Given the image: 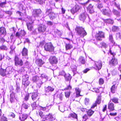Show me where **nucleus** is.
Returning <instances> with one entry per match:
<instances>
[{"label":"nucleus","instance_id":"f257e3e1","mask_svg":"<svg viewBox=\"0 0 121 121\" xmlns=\"http://www.w3.org/2000/svg\"><path fill=\"white\" fill-rule=\"evenodd\" d=\"M75 30L76 33L81 37H84L87 35L86 32L82 27L77 26Z\"/></svg>","mask_w":121,"mask_h":121},{"label":"nucleus","instance_id":"f03ea898","mask_svg":"<svg viewBox=\"0 0 121 121\" xmlns=\"http://www.w3.org/2000/svg\"><path fill=\"white\" fill-rule=\"evenodd\" d=\"M27 17L29 19V21L26 23L27 27L28 30L30 31H31L33 29V23L34 21L35 20V18L33 17Z\"/></svg>","mask_w":121,"mask_h":121},{"label":"nucleus","instance_id":"7ed1b4c3","mask_svg":"<svg viewBox=\"0 0 121 121\" xmlns=\"http://www.w3.org/2000/svg\"><path fill=\"white\" fill-rule=\"evenodd\" d=\"M109 53L112 55L113 57L112 59L109 61V64L112 66H114L117 65V59L114 57V56L116 55L115 53L112 52L111 50L110 49Z\"/></svg>","mask_w":121,"mask_h":121},{"label":"nucleus","instance_id":"20e7f679","mask_svg":"<svg viewBox=\"0 0 121 121\" xmlns=\"http://www.w3.org/2000/svg\"><path fill=\"white\" fill-rule=\"evenodd\" d=\"M44 48L46 51L50 52H53L54 48L51 43H47L45 45Z\"/></svg>","mask_w":121,"mask_h":121},{"label":"nucleus","instance_id":"39448f33","mask_svg":"<svg viewBox=\"0 0 121 121\" xmlns=\"http://www.w3.org/2000/svg\"><path fill=\"white\" fill-rule=\"evenodd\" d=\"M103 14L105 15L108 17H110L112 15L111 11L109 8L107 7L106 8L103 9L102 10Z\"/></svg>","mask_w":121,"mask_h":121},{"label":"nucleus","instance_id":"423d86ee","mask_svg":"<svg viewBox=\"0 0 121 121\" xmlns=\"http://www.w3.org/2000/svg\"><path fill=\"white\" fill-rule=\"evenodd\" d=\"M96 39L97 40L101 41L102 38H104V34L102 31H99L98 33H97L95 35Z\"/></svg>","mask_w":121,"mask_h":121},{"label":"nucleus","instance_id":"0eeeda50","mask_svg":"<svg viewBox=\"0 0 121 121\" xmlns=\"http://www.w3.org/2000/svg\"><path fill=\"white\" fill-rule=\"evenodd\" d=\"M56 119L55 116L52 115L51 113H49L48 115H46L43 119V121L45 120H48L49 121H52Z\"/></svg>","mask_w":121,"mask_h":121},{"label":"nucleus","instance_id":"6e6552de","mask_svg":"<svg viewBox=\"0 0 121 121\" xmlns=\"http://www.w3.org/2000/svg\"><path fill=\"white\" fill-rule=\"evenodd\" d=\"M94 68L96 70H99L100 69L102 66V64L100 61L98 62L94 61Z\"/></svg>","mask_w":121,"mask_h":121},{"label":"nucleus","instance_id":"1a4fd4ad","mask_svg":"<svg viewBox=\"0 0 121 121\" xmlns=\"http://www.w3.org/2000/svg\"><path fill=\"white\" fill-rule=\"evenodd\" d=\"M41 13V11L40 9H35L33 12V16L30 17H33L35 18V17H38Z\"/></svg>","mask_w":121,"mask_h":121},{"label":"nucleus","instance_id":"9d476101","mask_svg":"<svg viewBox=\"0 0 121 121\" xmlns=\"http://www.w3.org/2000/svg\"><path fill=\"white\" fill-rule=\"evenodd\" d=\"M51 10L50 9L47 10L46 13L47 14H49V17L51 20H52L55 19L56 16L55 14L53 12H50Z\"/></svg>","mask_w":121,"mask_h":121},{"label":"nucleus","instance_id":"9b49d317","mask_svg":"<svg viewBox=\"0 0 121 121\" xmlns=\"http://www.w3.org/2000/svg\"><path fill=\"white\" fill-rule=\"evenodd\" d=\"M80 9V7L78 5H75L70 10V12L73 14H74L78 11Z\"/></svg>","mask_w":121,"mask_h":121},{"label":"nucleus","instance_id":"f8f14e48","mask_svg":"<svg viewBox=\"0 0 121 121\" xmlns=\"http://www.w3.org/2000/svg\"><path fill=\"white\" fill-rule=\"evenodd\" d=\"M46 28V27L45 25L41 24L39 26L38 30L39 32L43 33L45 31Z\"/></svg>","mask_w":121,"mask_h":121},{"label":"nucleus","instance_id":"ddd939ff","mask_svg":"<svg viewBox=\"0 0 121 121\" xmlns=\"http://www.w3.org/2000/svg\"><path fill=\"white\" fill-rule=\"evenodd\" d=\"M50 63L52 64H56L57 62V59L55 56H51L49 60Z\"/></svg>","mask_w":121,"mask_h":121},{"label":"nucleus","instance_id":"4468645a","mask_svg":"<svg viewBox=\"0 0 121 121\" xmlns=\"http://www.w3.org/2000/svg\"><path fill=\"white\" fill-rule=\"evenodd\" d=\"M54 90V89L52 87L48 86L45 89L46 93L48 94H49L52 92Z\"/></svg>","mask_w":121,"mask_h":121},{"label":"nucleus","instance_id":"2eb2a0df","mask_svg":"<svg viewBox=\"0 0 121 121\" xmlns=\"http://www.w3.org/2000/svg\"><path fill=\"white\" fill-rule=\"evenodd\" d=\"M35 63L39 66H41L44 63V62L40 59H37L36 60Z\"/></svg>","mask_w":121,"mask_h":121},{"label":"nucleus","instance_id":"dca6fc26","mask_svg":"<svg viewBox=\"0 0 121 121\" xmlns=\"http://www.w3.org/2000/svg\"><path fill=\"white\" fill-rule=\"evenodd\" d=\"M22 53L23 56H24L26 58H27L28 50L27 49L25 48H24L23 49Z\"/></svg>","mask_w":121,"mask_h":121},{"label":"nucleus","instance_id":"f3484780","mask_svg":"<svg viewBox=\"0 0 121 121\" xmlns=\"http://www.w3.org/2000/svg\"><path fill=\"white\" fill-rule=\"evenodd\" d=\"M78 61L79 63L81 65L85 64L86 62L84 58L82 56L80 57Z\"/></svg>","mask_w":121,"mask_h":121},{"label":"nucleus","instance_id":"a211bd4d","mask_svg":"<svg viewBox=\"0 0 121 121\" xmlns=\"http://www.w3.org/2000/svg\"><path fill=\"white\" fill-rule=\"evenodd\" d=\"M110 102L108 103V109L110 110V111H113L114 110V104Z\"/></svg>","mask_w":121,"mask_h":121},{"label":"nucleus","instance_id":"6ab92c4d","mask_svg":"<svg viewBox=\"0 0 121 121\" xmlns=\"http://www.w3.org/2000/svg\"><path fill=\"white\" fill-rule=\"evenodd\" d=\"M86 16V13H84L81 14L79 16V19L81 21L84 22L85 20Z\"/></svg>","mask_w":121,"mask_h":121},{"label":"nucleus","instance_id":"aec40b11","mask_svg":"<svg viewBox=\"0 0 121 121\" xmlns=\"http://www.w3.org/2000/svg\"><path fill=\"white\" fill-rule=\"evenodd\" d=\"M93 6L91 4H90L87 8L88 11L90 13H92L94 12Z\"/></svg>","mask_w":121,"mask_h":121},{"label":"nucleus","instance_id":"412c9836","mask_svg":"<svg viewBox=\"0 0 121 121\" xmlns=\"http://www.w3.org/2000/svg\"><path fill=\"white\" fill-rule=\"evenodd\" d=\"M31 98L32 100L34 101L38 97V93L37 92H33L31 93Z\"/></svg>","mask_w":121,"mask_h":121},{"label":"nucleus","instance_id":"4be33fe9","mask_svg":"<svg viewBox=\"0 0 121 121\" xmlns=\"http://www.w3.org/2000/svg\"><path fill=\"white\" fill-rule=\"evenodd\" d=\"M27 117V115L25 114H21L19 117V119L21 121H24Z\"/></svg>","mask_w":121,"mask_h":121},{"label":"nucleus","instance_id":"5701e85b","mask_svg":"<svg viewBox=\"0 0 121 121\" xmlns=\"http://www.w3.org/2000/svg\"><path fill=\"white\" fill-rule=\"evenodd\" d=\"M0 34L2 37H4L6 34L5 29L4 27L0 28Z\"/></svg>","mask_w":121,"mask_h":121},{"label":"nucleus","instance_id":"b1692460","mask_svg":"<svg viewBox=\"0 0 121 121\" xmlns=\"http://www.w3.org/2000/svg\"><path fill=\"white\" fill-rule=\"evenodd\" d=\"M101 101V100L99 98H98L96 100V102L91 107V108H94L96 106L97 104H99Z\"/></svg>","mask_w":121,"mask_h":121},{"label":"nucleus","instance_id":"393cba45","mask_svg":"<svg viewBox=\"0 0 121 121\" xmlns=\"http://www.w3.org/2000/svg\"><path fill=\"white\" fill-rule=\"evenodd\" d=\"M75 91H76V97H78L81 96L80 94V91L79 89L78 88H75Z\"/></svg>","mask_w":121,"mask_h":121},{"label":"nucleus","instance_id":"a878e982","mask_svg":"<svg viewBox=\"0 0 121 121\" xmlns=\"http://www.w3.org/2000/svg\"><path fill=\"white\" fill-rule=\"evenodd\" d=\"M23 63L22 60H20L17 62H15V65L17 66L18 65L22 66L23 65Z\"/></svg>","mask_w":121,"mask_h":121},{"label":"nucleus","instance_id":"bb28decb","mask_svg":"<svg viewBox=\"0 0 121 121\" xmlns=\"http://www.w3.org/2000/svg\"><path fill=\"white\" fill-rule=\"evenodd\" d=\"M69 117L71 118H77V115L74 113H71L69 116Z\"/></svg>","mask_w":121,"mask_h":121},{"label":"nucleus","instance_id":"cd10ccee","mask_svg":"<svg viewBox=\"0 0 121 121\" xmlns=\"http://www.w3.org/2000/svg\"><path fill=\"white\" fill-rule=\"evenodd\" d=\"M72 46L71 44L69 43H66L65 47L66 50H70L72 48Z\"/></svg>","mask_w":121,"mask_h":121},{"label":"nucleus","instance_id":"c85d7f7f","mask_svg":"<svg viewBox=\"0 0 121 121\" xmlns=\"http://www.w3.org/2000/svg\"><path fill=\"white\" fill-rule=\"evenodd\" d=\"M104 21L107 23L113 24L114 22V21L111 19H108L104 20Z\"/></svg>","mask_w":121,"mask_h":121},{"label":"nucleus","instance_id":"c756f323","mask_svg":"<svg viewBox=\"0 0 121 121\" xmlns=\"http://www.w3.org/2000/svg\"><path fill=\"white\" fill-rule=\"evenodd\" d=\"M65 77L66 80L67 81L70 80L72 78L71 75L69 74H67L66 75Z\"/></svg>","mask_w":121,"mask_h":121},{"label":"nucleus","instance_id":"7c9ffc66","mask_svg":"<svg viewBox=\"0 0 121 121\" xmlns=\"http://www.w3.org/2000/svg\"><path fill=\"white\" fill-rule=\"evenodd\" d=\"M119 29L118 26H114L112 27V30L113 32L117 31L119 30Z\"/></svg>","mask_w":121,"mask_h":121},{"label":"nucleus","instance_id":"2f4dec72","mask_svg":"<svg viewBox=\"0 0 121 121\" xmlns=\"http://www.w3.org/2000/svg\"><path fill=\"white\" fill-rule=\"evenodd\" d=\"M30 83V82L28 80H25L22 81V84L26 86H28Z\"/></svg>","mask_w":121,"mask_h":121},{"label":"nucleus","instance_id":"473e14b6","mask_svg":"<svg viewBox=\"0 0 121 121\" xmlns=\"http://www.w3.org/2000/svg\"><path fill=\"white\" fill-rule=\"evenodd\" d=\"M100 44L101 45V47L100 46H99L98 45V47H99V48L101 47L102 48V47H103L105 48H107L108 47V45L105 43L102 42L100 43Z\"/></svg>","mask_w":121,"mask_h":121},{"label":"nucleus","instance_id":"72a5a7b5","mask_svg":"<svg viewBox=\"0 0 121 121\" xmlns=\"http://www.w3.org/2000/svg\"><path fill=\"white\" fill-rule=\"evenodd\" d=\"M6 69H0V74L3 76L5 75Z\"/></svg>","mask_w":121,"mask_h":121},{"label":"nucleus","instance_id":"f704fd0d","mask_svg":"<svg viewBox=\"0 0 121 121\" xmlns=\"http://www.w3.org/2000/svg\"><path fill=\"white\" fill-rule=\"evenodd\" d=\"M109 41L110 42L112 43L113 44H114L115 43V42L114 41L112 35H109Z\"/></svg>","mask_w":121,"mask_h":121},{"label":"nucleus","instance_id":"c9c22d12","mask_svg":"<svg viewBox=\"0 0 121 121\" xmlns=\"http://www.w3.org/2000/svg\"><path fill=\"white\" fill-rule=\"evenodd\" d=\"M71 68L73 73H75L77 70V67L75 65H73L71 66Z\"/></svg>","mask_w":121,"mask_h":121},{"label":"nucleus","instance_id":"e433bc0d","mask_svg":"<svg viewBox=\"0 0 121 121\" xmlns=\"http://www.w3.org/2000/svg\"><path fill=\"white\" fill-rule=\"evenodd\" d=\"M59 109L62 112H63L65 110L64 106L63 105H61L59 106Z\"/></svg>","mask_w":121,"mask_h":121},{"label":"nucleus","instance_id":"4c0bfd02","mask_svg":"<svg viewBox=\"0 0 121 121\" xmlns=\"http://www.w3.org/2000/svg\"><path fill=\"white\" fill-rule=\"evenodd\" d=\"M29 106V105L28 104L24 103L22 105V107L25 109H27Z\"/></svg>","mask_w":121,"mask_h":121},{"label":"nucleus","instance_id":"58836bf2","mask_svg":"<svg viewBox=\"0 0 121 121\" xmlns=\"http://www.w3.org/2000/svg\"><path fill=\"white\" fill-rule=\"evenodd\" d=\"M116 88V87H115V85H113L111 88V92L112 93H114L115 91V90Z\"/></svg>","mask_w":121,"mask_h":121},{"label":"nucleus","instance_id":"ea45409f","mask_svg":"<svg viewBox=\"0 0 121 121\" xmlns=\"http://www.w3.org/2000/svg\"><path fill=\"white\" fill-rule=\"evenodd\" d=\"M22 81L25 80H28L29 76L27 74L24 75L22 77Z\"/></svg>","mask_w":121,"mask_h":121},{"label":"nucleus","instance_id":"a19ab883","mask_svg":"<svg viewBox=\"0 0 121 121\" xmlns=\"http://www.w3.org/2000/svg\"><path fill=\"white\" fill-rule=\"evenodd\" d=\"M20 10L22 11H24V12L25 13L26 11L24 8V6L23 5L21 4L19 7Z\"/></svg>","mask_w":121,"mask_h":121},{"label":"nucleus","instance_id":"79ce46f5","mask_svg":"<svg viewBox=\"0 0 121 121\" xmlns=\"http://www.w3.org/2000/svg\"><path fill=\"white\" fill-rule=\"evenodd\" d=\"M94 111L91 109L89 110L87 112V114L90 116H91L93 113Z\"/></svg>","mask_w":121,"mask_h":121},{"label":"nucleus","instance_id":"37998d69","mask_svg":"<svg viewBox=\"0 0 121 121\" xmlns=\"http://www.w3.org/2000/svg\"><path fill=\"white\" fill-rule=\"evenodd\" d=\"M35 3L41 4H43V1L41 0H34Z\"/></svg>","mask_w":121,"mask_h":121},{"label":"nucleus","instance_id":"c03bdc74","mask_svg":"<svg viewBox=\"0 0 121 121\" xmlns=\"http://www.w3.org/2000/svg\"><path fill=\"white\" fill-rule=\"evenodd\" d=\"M70 94V91L65 92V96L66 98L69 97Z\"/></svg>","mask_w":121,"mask_h":121},{"label":"nucleus","instance_id":"a18cd8bd","mask_svg":"<svg viewBox=\"0 0 121 121\" xmlns=\"http://www.w3.org/2000/svg\"><path fill=\"white\" fill-rule=\"evenodd\" d=\"M39 77L38 76H35L33 78V81L34 82H36L39 79Z\"/></svg>","mask_w":121,"mask_h":121},{"label":"nucleus","instance_id":"49530a36","mask_svg":"<svg viewBox=\"0 0 121 121\" xmlns=\"http://www.w3.org/2000/svg\"><path fill=\"white\" fill-rule=\"evenodd\" d=\"M111 100L112 102L115 103H118V99L117 98H114L111 99Z\"/></svg>","mask_w":121,"mask_h":121},{"label":"nucleus","instance_id":"de8ad7c7","mask_svg":"<svg viewBox=\"0 0 121 121\" xmlns=\"http://www.w3.org/2000/svg\"><path fill=\"white\" fill-rule=\"evenodd\" d=\"M112 12L114 14L117 16H118L119 13L118 11L115 9H113Z\"/></svg>","mask_w":121,"mask_h":121},{"label":"nucleus","instance_id":"09e8293b","mask_svg":"<svg viewBox=\"0 0 121 121\" xmlns=\"http://www.w3.org/2000/svg\"><path fill=\"white\" fill-rule=\"evenodd\" d=\"M31 106L33 109H35L36 107H37L36 104V102H34L32 104Z\"/></svg>","mask_w":121,"mask_h":121},{"label":"nucleus","instance_id":"8fccbe9b","mask_svg":"<svg viewBox=\"0 0 121 121\" xmlns=\"http://www.w3.org/2000/svg\"><path fill=\"white\" fill-rule=\"evenodd\" d=\"M59 75L62 76H64L65 77V73L64 71H62L59 72Z\"/></svg>","mask_w":121,"mask_h":121},{"label":"nucleus","instance_id":"3c124183","mask_svg":"<svg viewBox=\"0 0 121 121\" xmlns=\"http://www.w3.org/2000/svg\"><path fill=\"white\" fill-rule=\"evenodd\" d=\"M25 32L24 30H22L20 33V36H24L25 35Z\"/></svg>","mask_w":121,"mask_h":121},{"label":"nucleus","instance_id":"603ef678","mask_svg":"<svg viewBox=\"0 0 121 121\" xmlns=\"http://www.w3.org/2000/svg\"><path fill=\"white\" fill-rule=\"evenodd\" d=\"M41 77L43 78H44L46 79L47 80L48 79V76L44 74H42L41 75Z\"/></svg>","mask_w":121,"mask_h":121},{"label":"nucleus","instance_id":"864d4df0","mask_svg":"<svg viewBox=\"0 0 121 121\" xmlns=\"http://www.w3.org/2000/svg\"><path fill=\"white\" fill-rule=\"evenodd\" d=\"M104 82V80L102 78H100L99 80V83L100 85L103 84Z\"/></svg>","mask_w":121,"mask_h":121},{"label":"nucleus","instance_id":"5fc2aeb1","mask_svg":"<svg viewBox=\"0 0 121 121\" xmlns=\"http://www.w3.org/2000/svg\"><path fill=\"white\" fill-rule=\"evenodd\" d=\"M82 118L83 121H86L88 118L87 116L86 115H84V116Z\"/></svg>","mask_w":121,"mask_h":121},{"label":"nucleus","instance_id":"6e6d98bb","mask_svg":"<svg viewBox=\"0 0 121 121\" xmlns=\"http://www.w3.org/2000/svg\"><path fill=\"white\" fill-rule=\"evenodd\" d=\"M92 91L98 93L99 92V90L98 89L95 88L93 89Z\"/></svg>","mask_w":121,"mask_h":121},{"label":"nucleus","instance_id":"4d7b16f0","mask_svg":"<svg viewBox=\"0 0 121 121\" xmlns=\"http://www.w3.org/2000/svg\"><path fill=\"white\" fill-rule=\"evenodd\" d=\"M38 112L39 115L40 116L42 117H43V112L40 111H39Z\"/></svg>","mask_w":121,"mask_h":121},{"label":"nucleus","instance_id":"13d9d810","mask_svg":"<svg viewBox=\"0 0 121 121\" xmlns=\"http://www.w3.org/2000/svg\"><path fill=\"white\" fill-rule=\"evenodd\" d=\"M47 24L49 26H52L53 24V22L50 21H48L47 22Z\"/></svg>","mask_w":121,"mask_h":121},{"label":"nucleus","instance_id":"bf43d9fd","mask_svg":"<svg viewBox=\"0 0 121 121\" xmlns=\"http://www.w3.org/2000/svg\"><path fill=\"white\" fill-rule=\"evenodd\" d=\"M115 119L117 121H121V116L120 117H117Z\"/></svg>","mask_w":121,"mask_h":121},{"label":"nucleus","instance_id":"052dcab7","mask_svg":"<svg viewBox=\"0 0 121 121\" xmlns=\"http://www.w3.org/2000/svg\"><path fill=\"white\" fill-rule=\"evenodd\" d=\"M29 94H27L25 96L24 98V99L26 101H27L29 99Z\"/></svg>","mask_w":121,"mask_h":121},{"label":"nucleus","instance_id":"680f3d73","mask_svg":"<svg viewBox=\"0 0 121 121\" xmlns=\"http://www.w3.org/2000/svg\"><path fill=\"white\" fill-rule=\"evenodd\" d=\"M103 7V5L101 4H99L97 6V8L99 9H100L102 8Z\"/></svg>","mask_w":121,"mask_h":121},{"label":"nucleus","instance_id":"e2e57ef3","mask_svg":"<svg viewBox=\"0 0 121 121\" xmlns=\"http://www.w3.org/2000/svg\"><path fill=\"white\" fill-rule=\"evenodd\" d=\"M89 100L88 99L86 98L85 100V104L86 105H87L89 102Z\"/></svg>","mask_w":121,"mask_h":121},{"label":"nucleus","instance_id":"0e129e2a","mask_svg":"<svg viewBox=\"0 0 121 121\" xmlns=\"http://www.w3.org/2000/svg\"><path fill=\"white\" fill-rule=\"evenodd\" d=\"M58 97L59 98L60 100H62L63 97V95L62 94H61L59 95H58Z\"/></svg>","mask_w":121,"mask_h":121},{"label":"nucleus","instance_id":"69168bd1","mask_svg":"<svg viewBox=\"0 0 121 121\" xmlns=\"http://www.w3.org/2000/svg\"><path fill=\"white\" fill-rule=\"evenodd\" d=\"M1 121H7L6 118L4 117H2L1 118Z\"/></svg>","mask_w":121,"mask_h":121},{"label":"nucleus","instance_id":"338daca9","mask_svg":"<svg viewBox=\"0 0 121 121\" xmlns=\"http://www.w3.org/2000/svg\"><path fill=\"white\" fill-rule=\"evenodd\" d=\"M15 96L14 93L12 91L11 93L10 94V97H12L13 98H15Z\"/></svg>","mask_w":121,"mask_h":121},{"label":"nucleus","instance_id":"774afa93","mask_svg":"<svg viewBox=\"0 0 121 121\" xmlns=\"http://www.w3.org/2000/svg\"><path fill=\"white\" fill-rule=\"evenodd\" d=\"M7 49L6 47L5 46L3 45L0 47V49L3 50H6Z\"/></svg>","mask_w":121,"mask_h":121}]
</instances>
